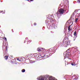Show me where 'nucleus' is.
Listing matches in <instances>:
<instances>
[{"mask_svg": "<svg viewBox=\"0 0 80 80\" xmlns=\"http://www.w3.org/2000/svg\"><path fill=\"white\" fill-rule=\"evenodd\" d=\"M65 12V10L64 9L62 8H61L60 9L58 10L57 12V15H61V14H63Z\"/></svg>", "mask_w": 80, "mask_h": 80, "instance_id": "obj_1", "label": "nucleus"}, {"mask_svg": "<svg viewBox=\"0 0 80 80\" xmlns=\"http://www.w3.org/2000/svg\"><path fill=\"white\" fill-rule=\"evenodd\" d=\"M70 41H66L65 42H64V47L65 48H67L68 46V45L70 44Z\"/></svg>", "mask_w": 80, "mask_h": 80, "instance_id": "obj_2", "label": "nucleus"}, {"mask_svg": "<svg viewBox=\"0 0 80 80\" xmlns=\"http://www.w3.org/2000/svg\"><path fill=\"white\" fill-rule=\"evenodd\" d=\"M39 80H48L47 79V78H44L43 77L41 76L40 77H39ZM49 80H56L55 79H52V78H51L50 79H49Z\"/></svg>", "mask_w": 80, "mask_h": 80, "instance_id": "obj_3", "label": "nucleus"}, {"mask_svg": "<svg viewBox=\"0 0 80 80\" xmlns=\"http://www.w3.org/2000/svg\"><path fill=\"white\" fill-rule=\"evenodd\" d=\"M69 49H68L66 52V55H65V57H68V53H69V52L68 51H69Z\"/></svg>", "mask_w": 80, "mask_h": 80, "instance_id": "obj_4", "label": "nucleus"}, {"mask_svg": "<svg viewBox=\"0 0 80 80\" xmlns=\"http://www.w3.org/2000/svg\"><path fill=\"white\" fill-rule=\"evenodd\" d=\"M71 64L72 66H76V64L74 63H71V64H69L68 63H67V65H69V66H70V65H71Z\"/></svg>", "mask_w": 80, "mask_h": 80, "instance_id": "obj_5", "label": "nucleus"}, {"mask_svg": "<svg viewBox=\"0 0 80 80\" xmlns=\"http://www.w3.org/2000/svg\"><path fill=\"white\" fill-rule=\"evenodd\" d=\"M43 50V48H38L37 51L38 52H41Z\"/></svg>", "mask_w": 80, "mask_h": 80, "instance_id": "obj_6", "label": "nucleus"}, {"mask_svg": "<svg viewBox=\"0 0 80 80\" xmlns=\"http://www.w3.org/2000/svg\"><path fill=\"white\" fill-rule=\"evenodd\" d=\"M80 16V13L76 14L75 16L76 18H79V17Z\"/></svg>", "mask_w": 80, "mask_h": 80, "instance_id": "obj_7", "label": "nucleus"}, {"mask_svg": "<svg viewBox=\"0 0 80 80\" xmlns=\"http://www.w3.org/2000/svg\"><path fill=\"white\" fill-rule=\"evenodd\" d=\"M73 23H72V25L69 26V27H68V30L69 31H71L72 30V29H70V27L72 25H73Z\"/></svg>", "mask_w": 80, "mask_h": 80, "instance_id": "obj_8", "label": "nucleus"}, {"mask_svg": "<svg viewBox=\"0 0 80 80\" xmlns=\"http://www.w3.org/2000/svg\"><path fill=\"white\" fill-rule=\"evenodd\" d=\"M77 48H74V49L73 50V52H74V53H76L77 51Z\"/></svg>", "mask_w": 80, "mask_h": 80, "instance_id": "obj_9", "label": "nucleus"}, {"mask_svg": "<svg viewBox=\"0 0 80 80\" xmlns=\"http://www.w3.org/2000/svg\"><path fill=\"white\" fill-rule=\"evenodd\" d=\"M26 41L27 42H30V43L32 42V41H30L29 39H27V40H26Z\"/></svg>", "mask_w": 80, "mask_h": 80, "instance_id": "obj_10", "label": "nucleus"}, {"mask_svg": "<svg viewBox=\"0 0 80 80\" xmlns=\"http://www.w3.org/2000/svg\"><path fill=\"white\" fill-rule=\"evenodd\" d=\"M25 70L24 69H22V72H25Z\"/></svg>", "mask_w": 80, "mask_h": 80, "instance_id": "obj_11", "label": "nucleus"}, {"mask_svg": "<svg viewBox=\"0 0 80 80\" xmlns=\"http://www.w3.org/2000/svg\"><path fill=\"white\" fill-rule=\"evenodd\" d=\"M8 56H5L4 57V58L6 60H7V59H8Z\"/></svg>", "mask_w": 80, "mask_h": 80, "instance_id": "obj_12", "label": "nucleus"}, {"mask_svg": "<svg viewBox=\"0 0 80 80\" xmlns=\"http://www.w3.org/2000/svg\"><path fill=\"white\" fill-rule=\"evenodd\" d=\"M78 20V18H76L75 19V22L76 23L77 22V20Z\"/></svg>", "mask_w": 80, "mask_h": 80, "instance_id": "obj_13", "label": "nucleus"}, {"mask_svg": "<svg viewBox=\"0 0 80 80\" xmlns=\"http://www.w3.org/2000/svg\"><path fill=\"white\" fill-rule=\"evenodd\" d=\"M30 62L32 63H34L35 62V61H32V60H31Z\"/></svg>", "mask_w": 80, "mask_h": 80, "instance_id": "obj_14", "label": "nucleus"}, {"mask_svg": "<svg viewBox=\"0 0 80 80\" xmlns=\"http://www.w3.org/2000/svg\"><path fill=\"white\" fill-rule=\"evenodd\" d=\"M76 33L77 32L76 31H75L74 33V36H76Z\"/></svg>", "mask_w": 80, "mask_h": 80, "instance_id": "obj_15", "label": "nucleus"}, {"mask_svg": "<svg viewBox=\"0 0 80 80\" xmlns=\"http://www.w3.org/2000/svg\"><path fill=\"white\" fill-rule=\"evenodd\" d=\"M76 11H75L74 12H73L72 15H74L75 14V13H76Z\"/></svg>", "mask_w": 80, "mask_h": 80, "instance_id": "obj_16", "label": "nucleus"}, {"mask_svg": "<svg viewBox=\"0 0 80 80\" xmlns=\"http://www.w3.org/2000/svg\"><path fill=\"white\" fill-rule=\"evenodd\" d=\"M50 54H51L50 53V54H49V55H47V57H46V58H48L49 57V56H49V55H50Z\"/></svg>", "mask_w": 80, "mask_h": 80, "instance_id": "obj_17", "label": "nucleus"}, {"mask_svg": "<svg viewBox=\"0 0 80 80\" xmlns=\"http://www.w3.org/2000/svg\"><path fill=\"white\" fill-rule=\"evenodd\" d=\"M77 2L78 3H80V0H78Z\"/></svg>", "mask_w": 80, "mask_h": 80, "instance_id": "obj_18", "label": "nucleus"}, {"mask_svg": "<svg viewBox=\"0 0 80 80\" xmlns=\"http://www.w3.org/2000/svg\"><path fill=\"white\" fill-rule=\"evenodd\" d=\"M7 47H5V52H6V51H7Z\"/></svg>", "mask_w": 80, "mask_h": 80, "instance_id": "obj_19", "label": "nucleus"}, {"mask_svg": "<svg viewBox=\"0 0 80 80\" xmlns=\"http://www.w3.org/2000/svg\"><path fill=\"white\" fill-rule=\"evenodd\" d=\"M3 38H4L5 40H7V38H6L5 37H4Z\"/></svg>", "mask_w": 80, "mask_h": 80, "instance_id": "obj_20", "label": "nucleus"}, {"mask_svg": "<svg viewBox=\"0 0 80 80\" xmlns=\"http://www.w3.org/2000/svg\"><path fill=\"white\" fill-rule=\"evenodd\" d=\"M50 21L51 22H53V20H52V19L50 20Z\"/></svg>", "mask_w": 80, "mask_h": 80, "instance_id": "obj_21", "label": "nucleus"}, {"mask_svg": "<svg viewBox=\"0 0 80 80\" xmlns=\"http://www.w3.org/2000/svg\"><path fill=\"white\" fill-rule=\"evenodd\" d=\"M34 26H35L37 25V24H36V23H34Z\"/></svg>", "mask_w": 80, "mask_h": 80, "instance_id": "obj_22", "label": "nucleus"}, {"mask_svg": "<svg viewBox=\"0 0 80 80\" xmlns=\"http://www.w3.org/2000/svg\"><path fill=\"white\" fill-rule=\"evenodd\" d=\"M65 41V39H64V40H63V41L62 42H63V43H64V42Z\"/></svg>", "mask_w": 80, "mask_h": 80, "instance_id": "obj_23", "label": "nucleus"}, {"mask_svg": "<svg viewBox=\"0 0 80 80\" xmlns=\"http://www.w3.org/2000/svg\"><path fill=\"white\" fill-rule=\"evenodd\" d=\"M29 1H31V2H32V1H33V0H29Z\"/></svg>", "mask_w": 80, "mask_h": 80, "instance_id": "obj_24", "label": "nucleus"}, {"mask_svg": "<svg viewBox=\"0 0 80 80\" xmlns=\"http://www.w3.org/2000/svg\"><path fill=\"white\" fill-rule=\"evenodd\" d=\"M0 13H2V12H3V11H0Z\"/></svg>", "mask_w": 80, "mask_h": 80, "instance_id": "obj_25", "label": "nucleus"}, {"mask_svg": "<svg viewBox=\"0 0 80 80\" xmlns=\"http://www.w3.org/2000/svg\"><path fill=\"white\" fill-rule=\"evenodd\" d=\"M53 16V15H51V17H52V16Z\"/></svg>", "mask_w": 80, "mask_h": 80, "instance_id": "obj_26", "label": "nucleus"}, {"mask_svg": "<svg viewBox=\"0 0 80 80\" xmlns=\"http://www.w3.org/2000/svg\"><path fill=\"white\" fill-rule=\"evenodd\" d=\"M26 1H29V0H26Z\"/></svg>", "mask_w": 80, "mask_h": 80, "instance_id": "obj_27", "label": "nucleus"}, {"mask_svg": "<svg viewBox=\"0 0 80 80\" xmlns=\"http://www.w3.org/2000/svg\"><path fill=\"white\" fill-rule=\"evenodd\" d=\"M64 10V12H66V10Z\"/></svg>", "mask_w": 80, "mask_h": 80, "instance_id": "obj_28", "label": "nucleus"}, {"mask_svg": "<svg viewBox=\"0 0 80 80\" xmlns=\"http://www.w3.org/2000/svg\"><path fill=\"white\" fill-rule=\"evenodd\" d=\"M19 59V58H18L17 59H18V60Z\"/></svg>", "mask_w": 80, "mask_h": 80, "instance_id": "obj_29", "label": "nucleus"}, {"mask_svg": "<svg viewBox=\"0 0 80 80\" xmlns=\"http://www.w3.org/2000/svg\"><path fill=\"white\" fill-rule=\"evenodd\" d=\"M75 48V47H73V48Z\"/></svg>", "mask_w": 80, "mask_h": 80, "instance_id": "obj_30", "label": "nucleus"}, {"mask_svg": "<svg viewBox=\"0 0 80 80\" xmlns=\"http://www.w3.org/2000/svg\"><path fill=\"white\" fill-rule=\"evenodd\" d=\"M27 38H26V39H27Z\"/></svg>", "mask_w": 80, "mask_h": 80, "instance_id": "obj_31", "label": "nucleus"}, {"mask_svg": "<svg viewBox=\"0 0 80 80\" xmlns=\"http://www.w3.org/2000/svg\"><path fill=\"white\" fill-rule=\"evenodd\" d=\"M45 56V55H44V56Z\"/></svg>", "mask_w": 80, "mask_h": 80, "instance_id": "obj_32", "label": "nucleus"}]
</instances>
